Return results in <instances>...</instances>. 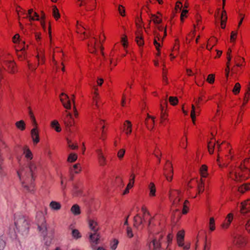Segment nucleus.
Segmentation results:
<instances>
[{
  "label": "nucleus",
  "instance_id": "obj_1",
  "mask_svg": "<svg viewBox=\"0 0 250 250\" xmlns=\"http://www.w3.org/2000/svg\"><path fill=\"white\" fill-rule=\"evenodd\" d=\"M216 143L215 139L211 138L208 144V150L210 154L215 150H217V164L220 168L227 167V177L237 182L248 179L250 176V157L245 159L239 165L228 166L225 161L232 160L234 157L232 146L226 142Z\"/></svg>",
  "mask_w": 250,
  "mask_h": 250
},
{
  "label": "nucleus",
  "instance_id": "obj_2",
  "mask_svg": "<svg viewBox=\"0 0 250 250\" xmlns=\"http://www.w3.org/2000/svg\"><path fill=\"white\" fill-rule=\"evenodd\" d=\"M26 163L27 166H21L17 174L22 187L26 190L31 192L34 188V172L37 168L36 163L33 160Z\"/></svg>",
  "mask_w": 250,
  "mask_h": 250
},
{
  "label": "nucleus",
  "instance_id": "obj_3",
  "mask_svg": "<svg viewBox=\"0 0 250 250\" xmlns=\"http://www.w3.org/2000/svg\"><path fill=\"white\" fill-rule=\"evenodd\" d=\"M182 194L178 190L170 189L169 192V198L172 202L173 206L178 207L177 210L183 208L182 213L184 214L188 212V205L189 202L188 200H185L184 202L181 201Z\"/></svg>",
  "mask_w": 250,
  "mask_h": 250
},
{
  "label": "nucleus",
  "instance_id": "obj_4",
  "mask_svg": "<svg viewBox=\"0 0 250 250\" xmlns=\"http://www.w3.org/2000/svg\"><path fill=\"white\" fill-rule=\"evenodd\" d=\"M141 210L143 213V218L139 215H136L134 218V226L137 228L141 227L145 222H147L148 225L150 226L153 219L146 207H143Z\"/></svg>",
  "mask_w": 250,
  "mask_h": 250
},
{
  "label": "nucleus",
  "instance_id": "obj_5",
  "mask_svg": "<svg viewBox=\"0 0 250 250\" xmlns=\"http://www.w3.org/2000/svg\"><path fill=\"white\" fill-rule=\"evenodd\" d=\"M164 233L158 232L151 237L149 236L150 242L148 243V250H160L161 240L163 238Z\"/></svg>",
  "mask_w": 250,
  "mask_h": 250
},
{
  "label": "nucleus",
  "instance_id": "obj_6",
  "mask_svg": "<svg viewBox=\"0 0 250 250\" xmlns=\"http://www.w3.org/2000/svg\"><path fill=\"white\" fill-rule=\"evenodd\" d=\"M233 242L238 246H243L246 244L247 240L246 236L240 231L238 227H235L233 230Z\"/></svg>",
  "mask_w": 250,
  "mask_h": 250
},
{
  "label": "nucleus",
  "instance_id": "obj_7",
  "mask_svg": "<svg viewBox=\"0 0 250 250\" xmlns=\"http://www.w3.org/2000/svg\"><path fill=\"white\" fill-rule=\"evenodd\" d=\"M97 157V160L100 166L104 167L106 165L107 160L105 154L106 148L100 147L99 144L96 145V147H93Z\"/></svg>",
  "mask_w": 250,
  "mask_h": 250
},
{
  "label": "nucleus",
  "instance_id": "obj_8",
  "mask_svg": "<svg viewBox=\"0 0 250 250\" xmlns=\"http://www.w3.org/2000/svg\"><path fill=\"white\" fill-rule=\"evenodd\" d=\"M104 123V120H100L99 123L97 125V127H98L99 125L102 126V133L99 138L95 139L93 142V147H96V145L99 144L100 147L106 148L105 140L106 139V133L104 130V125H103Z\"/></svg>",
  "mask_w": 250,
  "mask_h": 250
},
{
  "label": "nucleus",
  "instance_id": "obj_9",
  "mask_svg": "<svg viewBox=\"0 0 250 250\" xmlns=\"http://www.w3.org/2000/svg\"><path fill=\"white\" fill-rule=\"evenodd\" d=\"M36 220L39 231L44 235H46L47 227L46 221L42 211H39L37 213Z\"/></svg>",
  "mask_w": 250,
  "mask_h": 250
},
{
  "label": "nucleus",
  "instance_id": "obj_10",
  "mask_svg": "<svg viewBox=\"0 0 250 250\" xmlns=\"http://www.w3.org/2000/svg\"><path fill=\"white\" fill-rule=\"evenodd\" d=\"M185 231L180 230L178 231L176 235V241L178 246L183 249V250H188L190 247L189 242H185Z\"/></svg>",
  "mask_w": 250,
  "mask_h": 250
},
{
  "label": "nucleus",
  "instance_id": "obj_11",
  "mask_svg": "<svg viewBox=\"0 0 250 250\" xmlns=\"http://www.w3.org/2000/svg\"><path fill=\"white\" fill-rule=\"evenodd\" d=\"M240 212L242 219L245 220V218L250 217V199L241 202L240 206Z\"/></svg>",
  "mask_w": 250,
  "mask_h": 250
},
{
  "label": "nucleus",
  "instance_id": "obj_12",
  "mask_svg": "<svg viewBox=\"0 0 250 250\" xmlns=\"http://www.w3.org/2000/svg\"><path fill=\"white\" fill-rule=\"evenodd\" d=\"M105 40L104 35H102L100 36V42H98L95 37H91L90 38L88 43V49L90 52L94 53L95 52L96 47L100 46V43L102 41Z\"/></svg>",
  "mask_w": 250,
  "mask_h": 250
},
{
  "label": "nucleus",
  "instance_id": "obj_13",
  "mask_svg": "<svg viewBox=\"0 0 250 250\" xmlns=\"http://www.w3.org/2000/svg\"><path fill=\"white\" fill-rule=\"evenodd\" d=\"M188 186L190 188L197 187L199 194L203 192L204 190V182L202 179L199 180L196 179H193L188 183Z\"/></svg>",
  "mask_w": 250,
  "mask_h": 250
},
{
  "label": "nucleus",
  "instance_id": "obj_14",
  "mask_svg": "<svg viewBox=\"0 0 250 250\" xmlns=\"http://www.w3.org/2000/svg\"><path fill=\"white\" fill-rule=\"evenodd\" d=\"M173 174V171L172 164L169 161H167L164 168V175L167 181L171 182L172 181Z\"/></svg>",
  "mask_w": 250,
  "mask_h": 250
},
{
  "label": "nucleus",
  "instance_id": "obj_15",
  "mask_svg": "<svg viewBox=\"0 0 250 250\" xmlns=\"http://www.w3.org/2000/svg\"><path fill=\"white\" fill-rule=\"evenodd\" d=\"M79 5L84 6L85 9L87 11H92L96 7V0H86L84 3L80 2Z\"/></svg>",
  "mask_w": 250,
  "mask_h": 250
},
{
  "label": "nucleus",
  "instance_id": "obj_16",
  "mask_svg": "<svg viewBox=\"0 0 250 250\" xmlns=\"http://www.w3.org/2000/svg\"><path fill=\"white\" fill-rule=\"evenodd\" d=\"M234 214L233 212H231L227 214L221 225L223 229H227L229 228L234 219Z\"/></svg>",
  "mask_w": 250,
  "mask_h": 250
},
{
  "label": "nucleus",
  "instance_id": "obj_17",
  "mask_svg": "<svg viewBox=\"0 0 250 250\" xmlns=\"http://www.w3.org/2000/svg\"><path fill=\"white\" fill-rule=\"evenodd\" d=\"M27 46H25V42H22L21 46H15L17 55L20 60H23L25 58V49Z\"/></svg>",
  "mask_w": 250,
  "mask_h": 250
},
{
  "label": "nucleus",
  "instance_id": "obj_18",
  "mask_svg": "<svg viewBox=\"0 0 250 250\" xmlns=\"http://www.w3.org/2000/svg\"><path fill=\"white\" fill-rule=\"evenodd\" d=\"M22 151L26 162L33 160V154L28 146H24L22 147Z\"/></svg>",
  "mask_w": 250,
  "mask_h": 250
},
{
  "label": "nucleus",
  "instance_id": "obj_19",
  "mask_svg": "<svg viewBox=\"0 0 250 250\" xmlns=\"http://www.w3.org/2000/svg\"><path fill=\"white\" fill-rule=\"evenodd\" d=\"M31 137L33 144L36 145L40 142L39 130L38 127H33L30 131Z\"/></svg>",
  "mask_w": 250,
  "mask_h": 250
},
{
  "label": "nucleus",
  "instance_id": "obj_20",
  "mask_svg": "<svg viewBox=\"0 0 250 250\" xmlns=\"http://www.w3.org/2000/svg\"><path fill=\"white\" fill-rule=\"evenodd\" d=\"M89 239L93 249H96V245L99 243L100 235L98 232L89 233Z\"/></svg>",
  "mask_w": 250,
  "mask_h": 250
},
{
  "label": "nucleus",
  "instance_id": "obj_21",
  "mask_svg": "<svg viewBox=\"0 0 250 250\" xmlns=\"http://www.w3.org/2000/svg\"><path fill=\"white\" fill-rule=\"evenodd\" d=\"M60 98L64 107L67 109L71 108V100L66 94L63 93H62L60 96Z\"/></svg>",
  "mask_w": 250,
  "mask_h": 250
},
{
  "label": "nucleus",
  "instance_id": "obj_22",
  "mask_svg": "<svg viewBox=\"0 0 250 250\" xmlns=\"http://www.w3.org/2000/svg\"><path fill=\"white\" fill-rule=\"evenodd\" d=\"M200 110V105L199 104V102H196V107L194 104L191 105L190 116L193 124H195L196 115L199 114Z\"/></svg>",
  "mask_w": 250,
  "mask_h": 250
},
{
  "label": "nucleus",
  "instance_id": "obj_23",
  "mask_svg": "<svg viewBox=\"0 0 250 250\" xmlns=\"http://www.w3.org/2000/svg\"><path fill=\"white\" fill-rule=\"evenodd\" d=\"M64 124L67 128H70L74 125V120L70 113L66 111V115L63 119Z\"/></svg>",
  "mask_w": 250,
  "mask_h": 250
},
{
  "label": "nucleus",
  "instance_id": "obj_24",
  "mask_svg": "<svg viewBox=\"0 0 250 250\" xmlns=\"http://www.w3.org/2000/svg\"><path fill=\"white\" fill-rule=\"evenodd\" d=\"M179 41L178 39H176L175 41L174 45L171 50L169 56L170 60L172 61L178 55L179 50Z\"/></svg>",
  "mask_w": 250,
  "mask_h": 250
},
{
  "label": "nucleus",
  "instance_id": "obj_25",
  "mask_svg": "<svg viewBox=\"0 0 250 250\" xmlns=\"http://www.w3.org/2000/svg\"><path fill=\"white\" fill-rule=\"evenodd\" d=\"M15 224L17 228H20L22 227L26 228L28 225V223L23 216L19 218H15Z\"/></svg>",
  "mask_w": 250,
  "mask_h": 250
},
{
  "label": "nucleus",
  "instance_id": "obj_26",
  "mask_svg": "<svg viewBox=\"0 0 250 250\" xmlns=\"http://www.w3.org/2000/svg\"><path fill=\"white\" fill-rule=\"evenodd\" d=\"M86 28L85 27L82 25L81 23H79L78 22L77 25V31L78 33L82 34V37H81L82 39H85L86 37L88 36L87 33L85 32Z\"/></svg>",
  "mask_w": 250,
  "mask_h": 250
},
{
  "label": "nucleus",
  "instance_id": "obj_27",
  "mask_svg": "<svg viewBox=\"0 0 250 250\" xmlns=\"http://www.w3.org/2000/svg\"><path fill=\"white\" fill-rule=\"evenodd\" d=\"M148 189L149 190V196L150 198H153L156 195V188L155 185L153 182H150L148 186Z\"/></svg>",
  "mask_w": 250,
  "mask_h": 250
},
{
  "label": "nucleus",
  "instance_id": "obj_28",
  "mask_svg": "<svg viewBox=\"0 0 250 250\" xmlns=\"http://www.w3.org/2000/svg\"><path fill=\"white\" fill-rule=\"evenodd\" d=\"M250 99V82L247 87L246 91L245 92L243 99V104L242 105V107L244 106L248 102Z\"/></svg>",
  "mask_w": 250,
  "mask_h": 250
},
{
  "label": "nucleus",
  "instance_id": "obj_29",
  "mask_svg": "<svg viewBox=\"0 0 250 250\" xmlns=\"http://www.w3.org/2000/svg\"><path fill=\"white\" fill-rule=\"evenodd\" d=\"M89 226L92 232H98L99 227L97 221L94 219H90L89 220Z\"/></svg>",
  "mask_w": 250,
  "mask_h": 250
},
{
  "label": "nucleus",
  "instance_id": "obj_30",
  "mask_svg": "<svg viewBox=\"0 0 250 250\" xmlns=\"http://www.w3.org/2000/svg\"><path fill=\"white\" fill-rule=\"evenodd\" d=\"M136 42L139 46H142L144 44L142 29L138 30L136 33Z\"/></svg>",
  "mask_w": 250,
  "mask_h": 250
},
{
  "label": "nucleus",
  "instance_id": "obj_31",
  "mask_svg": "<svg viewBox=\"0 0 250 250\" xmlns=\"http://www.w3.org/2000/svg\"><path fill=\"white\" fill-rule=\"evenodd\" d=\"M124 131L127 135L131 134L132 132V125L129 121H126L125 122Z\"/></svg>",
  "mask_w": 250,
  "mask_h": 250
},
{
  "label": "nucleus",
  "instance_id": "obj_32",
  "mask_svg": "<svg viewBox=\"0 0 250 250\" xmlns=\"http://www.w3.org/2000/svg\"><path fill=\"white\" fill-rule=\"evenodd\" d=\"M154 118L149 115H147L146 119V124L148 129H152L154 123Z\"/></svg>",
  "mask_w": 250,
  "mask_h": 250
},
{
  "label": "nucleus",
  "instance_id": "obj_33",
  "mask_svg": "<svg viewBox=\"0 0 250 250\" xmlns=\"http://www.w3.org/2000/svg\"><path fill=\"white\" fill-rule=\"evenodd\" d=\"M150 18L149 23L152 21L155 24H160L162 21L161 15H152Z\"/></svg>",
  "mask_w": 250,
  "mask_h": 250
},
{
  "label": "nucleus",
  "instance_id": "obj_34",
  "mask_svg": "<svg viewBox=\"0 0 250 250\" xmlns=\"http://www.w3.org/2000/svg\"><path fill=\"white\" fill-rule=\"evenodd\" d=\"M200 173L201 175V178H206L208 175V167L206 165H202L200 169Z\"/></svg>",
  "mask_w": 250,
  "mask_h": 250
},
{
  "label": "nucleus",
  "instance_id": "obj_35",
  "mask_svg": "<svg viewBox=\"0 0 250 250\" xmlns=\"http://www.w3.org/2000/svg\"><path fill=\"white\" fill-rule=\"evenodd\" d=\"M61 205L59 202L56 201H51L49 204V207L54 210H59L61 208Z\"/></svg>",
  "mask_w": 250,
  "mask_h": 250
},
{
  "label": "nucleus",
  "instance_id": "obj_36",
  "mask_svg": "<svg viewBox=\"0 0 250 250\" xmlns=\"http://www.w3.org/2000/svg\"><path fill=\"white\" fill-rule=\"evenodd\" d=\"M15 126L20 130L22 131H24L26 128V124L23 120H20L17 121L15 123Z\"/></svg>",
  "mask_w": 250,
  "mask_h": 250
},
{
  "label": "nucleus",
  "instance_id": "obj_37",
  "mask_svg": "<svg viewBox=\"0 0 250 250\" xmlns=\"http://www.w3.org/2000/svg\"><path fill=\"white\" fill-rule=\"evenodd\" d=\"M167 115L164 110V107L161 105V123L162 124H165V121L167 119Z\"/></svg>",
  "mask_w": 250,
  "mask_h": 250
},
{
  "label": "nucleus",
  "instance_id": "obj_38",
  "mask_svg": "<svg viewBox=\"0 0 250 250\" xmlns=\"http://www.w3.org/2000/svg\"><path fill=\"white\" fill-rule=\"evenodd\" d=\"M70 210L72 213L74 215H78L81 213L80 208L77 204L73 205L70 209Z\"/></svg>",
  "mask_w": 250,
  "mask_h": 250
},
{
  "label": "nucleus",
  "instance_id": "obj_39",
  "mask_svg": "<svg viewBox=\"0 0 250 250\" xmlns=\"http://www.w3.org/2000/svg\"><path fill=\"white\" fill-rule=\"evenodd\" d=\"M50 125L52 128H54L58 132H60L62 130L60 125L57 120L52 121L51 122Z\"/></svg>",
  "mask_w": 250,
  "mask_h": 250
},
{
  "label": "nucleus",
  "instance_id": "obj_40",
  "mask_svg": "<svg viewBox=\"0 0 250 250\" xmlns=\"http://www.w3.org/2000/svg\"><path fill=\"white\" fill-rule=\"evenodd\" d=\"M19 34H16L12 38V41L15 44H18L16 46H21L22 42H24L23 41L21 40Z\"/></svg>",
  "mask_w": 250,
  "mask_h": 250
},
{
  "label": "nucleus",
  "instance_id": "obj_41",
  "mask_svg": "<svg viewBox=\"0 0 250 250\" xmlns=\"http://www.w3.org/2000/svg\"><path fill=\"white\" fill-rule=\"evenodd\" d=\"M37 58L38 60V63H43L44 61V56L43 50L42 49H40L38 51V54L37 55Z\"/></svg>",
  "mask_w": 250,
  "mask_h": 250
},
{
  "label": "nucleus",
  "instance_id": "obj_42",
  "mask_svg": "<svg viewBox=\"0 0 250 250\" xmlns=\"http://www.w3.org/2000/svg\"><path fill=\"white\" fill-rule=\"evenodd\" d=\"M217 40L214 37L210 38L208 42L206 48L208 50H209V46H214L217 43Z\"/></svg>",
  "mask_w": 250,
  "mask_h": 250
},
{
  "label": "nucleus",
  "instance_id": "obj_43",
  "mask_svg": "<svg viewBox=\"0 0 250 250\" xmlns=\"http://www.w3.org/2000/svg\"><path fill=\"white\" fill-rule=\"evenodd\" d=\"M29 115L30 118V120H31L32 125H33L34 127H38V124L36 121L35 117L33 113V112L31 111V110H29Z\"/></svg>",
  "mask_w": 250,
  "mask_h": 250
},
{
  "label": "nucleus",
  "instance_id": "obj_44",
  "mask_svg": "<svg viewBox=\"0 0 250 250\" xmlns=\"http://www.w3.org/2000/svg\"><path fill=\"white\" fill-rule=\"evenodd\" d=\"M241 88V85L240 83H236L232 89V93L235 95H238L240 92Z\"/></svg>",
  "mask_w": 250,
  "mask_h": 250
},
{
  "label": "nucleus",
  "instance_id": "obj_45",
  "mask_svg": "<svg viewBox=\"0 0 250 250\" xmlns=\"http://www.w3.org/2000/svg\"><path fill=\"white\" fill-rule=\"evenodd\" d=\"M250 189V183L245 184L239 187L238 191L241 193H244L245 191Z\"/></svg>",
  "mask_w": 250,
  "mask_h": 250
},
{
  "label": "nucleus",
  "instance_id": "obj_46",
  "mask_svg": "<svg viewBox=\"0 0 250 250\" xmlns=\"http://www.w3.org/2000/svg\"><path fill=\"white\" fill-rule=\"evenodd\" d=\"M70 229L72 230L71 231V234L72 237L76 239H78L81 237V234L79 231L77 229H74L72 228H71L70 227Z\"/></svg>",
  "mask_w": 250,
  "mask_h": 250
},
{
  "label": "nucleus",
  "instance_id": "obj_47",
  "mask_svg": "<svg viewBox=\"0 0 250 250\" xmlns=\"http://www.w3.org/2000/svg\"><path fill=\"white\" fill-rule=\"evenodd\" d=\"M71 171L75 173H78L81 171V167L80 164H76L74 165L71 168Z\"/></svg>",
  "mask_w": 250,
  "mask_h": 250
},
{
  "label": "nucleus",
  "instance_id": "obj_48",
  "mask_svg": "<svg viewBox=\"0 0 250 250\" xmlns=\"http://www.w3.org/2000/svg\"><path fill=\"white\" fill-rule=\"evenodd\" d=\"M135 175L134 174L132 173L129 177V183H128V188H132L134 183V180H135Z\"/></svg>",
  "mask_w": 250,
  "mask_h": 250
},
{
  "label": "nucleus",
  "instance_id": "obj_49",
  "mask_svg": "<svg viewBox=\"0 0 250 250\" xmlns=\"http://www.w3.org/2000/svg\"><path fill=\"white\" fill-rule=\"evenodd\" d=\"M53 16L56 20L59 19L60 17L59 10L55 6L53 7Z\"/></svg>",
  "mask_w": 250,
  "mask_h": 250
},
{
  "label": "nucleus",
  "instance_id": "obj_50",
  "mask_svg": "<svg viewBox=\"0 0 250 250\" xmlns=\"http://www.w3.org/2000/svg\"><path fill=\"white\" fill-rule=\"evenodd\" d=\"M188 13V10L186 9H183L181 12L180 20L182 22H184L185 18L187 17V14Z\"/></svg>",
  "mask_w": 250,
  "mask_h": 250
},
{
  "label": "nucleus",
  "instance_id": "obj_51",
  "mask_svg": "<svg viewBox=\"0 0 250 250\" xmlns=\"http://www.w3.org/2000/svg\"><path fill=\"white\" fill-rule=\"evenodd\" d=\"M78 158V156L75 153H70L69 154V155L68 156V159H67V161L69 162H74V161H75Z\"/></svg>",
  "mask_w": 250,
  "mask_h": 250
},
{
  "label": "nucleus",
  "instance_id": "obj_52",
  "mask_svg": "<svg viewBox=\"0 0 250 250\" xmlns=\"http://www.w3.org/2000/svg\"><path fill=\"white\" fill-rule=\"evenodd\" d=\"M125 148H121L117 152V157L120 160H122L125 155Z\"/></svg>",
  "mask_w": 250,
  "mask_h": 250
},
{
  "label": "nucleus",
  "instance_id": "obj_53",
  "mask_svg": "<svg viewBox=\"0 0 250 250\" xmlns=\"http://www.w3.org/2000/svg\"><path fill=\"white\" fill-rule=\"evenodd\" d=\"M93 105L95 106L97 108L99 107L98 94L96 92H95L94 96L93 98Z\"/></svg>",
  "mask_w": 250,
  "mask_h": 250
},
{
  "label": "nucleus",
  "instance_id": "obj_54",
  "mask_svg": "<svg viewBox=\"0 0 250 250\" xmlns=\"http://www.w3.org/2000/svg\"><path fill=\"white\" fill-rule=\"evenodd\" d=\"M81 193V189L79 188L77 186L74 185L73 187V189L72 191V193L74 196H78Z\"/></svg>",
  "mask_w": 250,
  "mask_h": 250
},
{
  "label": "nucleus",
  "instance_id": "obj_55",
  "mask_svg": "<svg viewBox=\"0 0 250 250\" xmlns=\"http://www.w3.org/2000/svg\"><path fill=\"white\" fill-rule=\"evenodd\" d=\"M188 139L186 136L183 137L180 143V146L182 147L186 148L187 146Z\"/></svg>",
  "mask_w": 250,
  "mask_h": 250
},
{
  "label": "nucleus",
  "instance_id": "obj_56",
  "mask_svg": "<svg viewBox=\"0 0 250 250\" xmlns=\"http://www.w3.org/2000/svg\"><path fill=\"white\" fill-rule=\"evenodd\" d=\"M119 242L117 239H114L110 243V248L112 250H115L118 245Z\"/></svg>",
  "mask_w": 250,
  "mask_h": 250
},
{
  "label": "nucleus",
  "instance_id": "obj_57",
  "mask_svg": "<svg viewBox=\"0 0 250 250\" xmlns=\"http://www.w3.org/2000/svg\"><path fill=\"white\" fill-rule=\"evenodd\" d=\"M215 229V221L214 218L211 217L209 219V229L210 230L213 231Z\"/></svg>",
  "mask_w": 250,
  "mask_h": 250
},
{
  "label": "nucleus",
  "instance_id": "obj_58",
  "mask_svg": "<svg viewBox=\"0 0 250 250\" xmlns=\"http://www.w3.org/2000/svg\"><path fill=\"white\" fill-rule=\"evenodd\" d=\"M214 80H215V75L213 74H209L208 75L207 81L208 83L212 84V83H214Z\"/></svg>",
  "mask_w": 250,
  "mask_h": 250
},
{
  "label": "nucleus",
  "instance_id": "obj_59",
  "mask_svg": "<svg viewBox=\"0 0 250 250\" xmlns=\"http://www.w3.org/2000/svg\"><path fill=\"white\" fill-rule=\"evenodd\" d=\"M40 20V16L39 14H38L36 12L32 14V16L30 18L29 21H39Z\"/></svg>",
  "mask_w": 250,
  "mask_h": 250
},
{
  "label": "nucleus",
  "instance_id": "obj_60",
  "mask_svg": "<svg viewBox=\"0 0 250 250\" xmlns=\"http://www.w3.org/2000/svg\"><path fill=\"white\" fill-rule=\"evenodd\" d=\"M247 220L246 223L245 225V229L250 234V217L249 218H245Z\"/></svg>",
  "mask_w": 250,
  "mask_h": 250
},
{
  "label": "nucleus",
  "instance_id": "obj_61",
  "mask_svg": "<svg viewBox=\"0 0 250 250\" xmlns=\"http://www.w3.org/2000/svg\"><path fill=\"white\" fill-rule=\"evenodd\" d=\"M182 7H183L182 3L180 1H177L176 3L175 7V10L176 12L181 11Z\"/></svg>",
  "mask_w": 250,
  "mask_h": 250
},
{
  "label": "nucleus",
  "instance_id": "obj_62",
  "mask_svg": "<svg viewBox=\"0 0 250 250\" xmlns=\"http://www.w3.org/2000/svg\"><path fill=\"white\" fill-rule=\"evenodd\" d=\"M154 44L156 48V49L158 51V53L156 54L157 57H159L160 56V47L161 46L160 43H158L156 40L155 39L154 41Z\"/></svg>",
  "mask_w": 250,
  "mask_h": 250
},
{
  "label": "nucleus",
  "instance_id": "obj_63",
  "mask_svg": "<svg viewBox=\"0 0 250 250\" xmlns=\"http://www.w3.org/2000/svg\"><path fill=\"white\" fill-rule=\"evenodd\" d=\"M220 20H221V21H227V13L225 9H223L222 11L221 12V16H220Z\"/></svg>",
  "mask_w": 250,
  "mask_h": 250
},
{
  "label": "nucleus",
  "instance_id": "obj_64",
  "mask_svg": "<svg viewBox=\"0 0 250 250\" xmlns=\"http://www.w3.org/2000/svg\"><path fill=\"white\" fill-rule=\"evenodd\" d=\"M210 248V243L206 240L204 243L203 250H209Z\"/></svg>",
  "mask_w": 250,
  "mask_h": 250
}]
</instances>
